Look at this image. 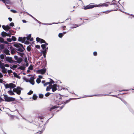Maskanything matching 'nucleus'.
I'll return each mask as SVG.
<instances>
[{
    "label": "nucleus",
    "mask_w": 134,
    "mask_h": 134,
    "mask_svg": "<svg viewBox=\"0 0 134 134\" xmlns=\"http://www.w3.org/2000/svg\"><path fill=\"white\" fill-rule=\"evenodd\" d=\"M22 90V88L18 86L16 88L13 89V91L11 90H9L7 92L10 95H15V94L13 92H16L17 94L20 95L21 94V90Z\"/></svg>",
    "instance_id": "f257e3e1"
},
{
    "label": "nucleus",
    "mask_w": 134,
    "mask_h": 134,
    "mask_svg": "<svg viewBox=\"0 0 134 134\" xmlns=\"http://www.w3.org/2000/svg\"><path fill=\"white\" fill-rule=\"evenodd\" d=\"M3 95L5 101L6 102H12L15 100V98L13 97H8L7 95L5 94H3Z\"/></svg>",
    "instance_id": "f03ea898"
},
{
    "label": "nucleus",
    "mask_w": 134,
    "mask_h": 134,
    "mask_svg": "<svg viewBox=\"0 0 134 134\" xmlns=\"http://www.w3.org/2000/svg\"><path fill=\"white\" fill-rule=\"evenodd\" d=\"M46 66L45 65L43 68L42 69H39L37 71V72L38 74H44L46 70Z\"/></svg>",
    "instance_id": "7ed1b4c3"
},
{
    "label": "nucleus",
    "mask_w": 134,
    "mask_h": 134,
    "mask_svg": "<svg viewBox=\"0 0 134 134\" xmlns=\"http://www.w3.org/2000/svg\"><path fill=\"white\" fill-rule=\"evenodd\" d=\"M49 86H51V89H52V91L54 92L58 90L57 88V84H54L53 85H49Z\"/></svg>",
    "instance_id": "20e7f679"
},
{
    "label": "nucleus",
    "mask_w": 134,
    "mask_h": 134,
    "mask_svg": "<svg viewBox=\"0 0 134 134\" xmlns=\"http://www.w3.org/2000/svg\"><path fill=\"white\" fill-rule=\"evenodd\" d=\"M2 27V28L6 32L8 31L11 28L8 25H7L6 26H5L4 25H3Z\"/></svg>",
    "instance_id": "39448f33"
},
{
    "label": "nucleus",
    "mask_w": 134,
    "mask_h": 134,
    "mask_svg": "<svg viewBox=\"0 0 134 134\" xmlns=\"http://www.w3.org/2000/svg\"><path fill=\"white\" fill-rule=\"evenodd\" d=\"M96 7V6L93 5H88L86 7H85L84 9H87L91 8H92L94 7Z\"/></svg>",
    "instance_id": "423d86ee"
},
{
    "label": "nucleus",
    "mask_w": 134,
    "mask_h": 134,
    "mask_svg": "<svg viewBox=\"0 0 134 134\" xmlns=\"http://www.w3.org/2000/svg\"><path fill=\"white\" fill-rule=\"evenodd\" d=\"M0 1H2L5 5L7 4H10V0H0Z\"/></svg>",
    "instance_id": "0eeeda50"
},
{
    "label": "nucleus",
    "mask_w": 134,
    "mask_h": 134,
    "mask_svg": "<svg viewBox=\"0 0 134 134\" xmlns=\"http://www.w3.org/2000/svg\"><path fill=\"white\" fill-rule=\"evenodd\" d=\"M9 85V88H10V90L13 88L14 89L15 88H14L16 86L15 85L12 83H10Z\"/></svg>",
    "instance_id": "6e6552de"
},
{
    "label": "nucleus",
    "mask_w": 134,
    "mask_h": 134,
    "mask_svg": "<svg viewBox=\"0 0 134 134\" xmlns=\"http://www.w3.org/2000/svg\"><path fill=\"white\" fill-rule=\"evenodd\" d=\"M21 38V39H22V42H21V43H24V42L26 40V37H19L18 38V41H21V40H19L20 38Z\"/></svg>",
    "instance_id": "1a4fd4ad"
},
{
    "label": "nucleus",
    "mask_w": 134,
    "mask_h": 134,
    "mask_svg": "<svg viewBox=\"0 0 134 134\" xmlns=\"http://www.w3.org/2000/svg\"><path fill=\"white\" fill-rule=\"evenodd\" d=\"M48 45V43H45L41 45V46L43 49H44L47 48L46 46Z\"/></svg>",
    "instance_id": "9d476101"
},
{
    "label": "nucleus",
    "mask_w": 134,
    "mask_h": 134,
    "mask_svg": "<svg viewBox=\"0 0 134 134\" xmlns=\"http://www.w3.org/2000/svg\"><path fill=\"white\" fill-rule=\"evenodd\" d=\"M4 52L7 55H10V54L9 53L10 51L9 50L7 49H5L4 50Z\"/></svg>",
    "instance_id": "9b49d317"
},
{
    "label": "nucleus",
    "mask_w": 134,
    "mask_h": 134,
    "mask_svg": "<svg viewBox=\"0 0 134 134\" xmlns=\"http://www.w3.org/2000/svg\"><path fill=\"white\" fill-rule=\"evenodd\" d=\"M6 61H8L10 63H11L12 62H13V60H12V58L11 57H6Z\"/></svg>",
    "instance_id": "f8f14e48"
},
{
    "label": "nucleus",
    "mask_w": 134,
    "mask_h": 134,
    "mask_svg": "<svg viewBox=\"0 0 134 134\" xmlns=\"http://www.w3.org/2000/svg\"><path fill=\"white\" fill-rule=\"evenodd\" d=\"M80 98H70L68 100H66L65 102H64L65 103V104L66 103H67L69 102L71 99H79Z\"/></svg>",
    "instance_id": "ddd939ff"
},
{
    "label": "nucleus",
    "mask_w": 134,
    "mask_h": 134,
    "mask_svg": "<svg viewBox=\"0 0 134 134\" xmlns=\"http://www.w3.org/2000/svg\"><path fill=\"white\" fill-rule=\"evenodd\" d=\"M25 64H23V65L22 66H20L19 67V69L22 70H25V68H26L25 67Z\"/></svg>",
    "instance_id": "4468645a"
},
{
    "label": "nucleus",
    "mask_w": 134,
    "mask_h": 134,
    "mask_svg": "<svg viewBox=\"0 0 134 134\" xmlns=\"http://www.w3.org/2000/svg\"><path fill=\"white\" fill-rule=\"evenodd\" d=\"M81 25L73 24L72 26L70 27V28L71 29H74L80 26Z\"/></svg>",
    "instance_id": "2eb2a0df"
},
{
    "label": "nucleus",
    "mask_w": 134,
    "mask_h": 134,
    "mask_svg": "<svg viewBox=\"0 0 134 134\" xmlns=\"http://www.w3.org/2000/svg\"><path fill=\"white\" fill-rule=\"evenodd\" d=\"M48 49V48L47 47L46 49H43V50L41 51L42 53H46L47 52Z\"/></svg>",
    "instance_id": "dca6fc26"
},
{
    "label": "nucleus",
    "mask_w": 134,
    "mask_h": 134,
    "mask_svg": "<svg viewBox=\"0 0 134 134\" xmlns=\"http://www.w3.org/2000/svg\"><path fill=\"white\" fill-rule=\"evenodd\" d=\"M8 34L6 32L3 31L2 32L1 35L3 37H4L6 36V35H7Z\"/></svg>",
    "instance_id": "f3484780"
},
{
    "label": "nucleus",
    "mask_w": 134,
    "mask_h": 134,
    "mask_svg": "<svg viewBox=\"0 0 134 134\" xmlns=\"http://www.w3.org/2000/svg\"><path fill=\"white\" fill-rule=\"evenodd\" d=\"M17 52L18 53L19 55H20L22 58L24 57L25 55L24 53H21V52Z\"/></svg>",
    "instance_id": "a211bd4d"
},
{
    "label": "nucleus",
    "mask_w": 134,
    "mask_h": 134,
    "mask_svg": "<svg viewBox=\"0 0 134 134\" xmlns=\"http://www.w3.org/2000/svg\"><path fill=\"white\" fill-rule=\"evenodd\" d=\"M13 46L17 48L20 47V43H17L16 42L14 43V44Z\"/></svg>",
    "instance_id": "6ab92c4d"
},
{
    "label": "nucleus",
    "mask_w": 134,
    "mask_h": 134,
    "mask_svg": "<svg viewBox=\"0 0 134 134\" xmlns=\"http://www.w3.org/2000/svg\"><path fill=\"white\" fill-rule=\"evenodd\" d=\"M17 63H18L20 64L22 61L23 59L21 58H19L17 60Z\"/></svg>",
    "instance_id": "aec40b11"
},
{
    "label": "nucleus",
    "mask_w": 134,
    "mask_h": 134,
    "mask_svg": "<svg viewBox=\"0 0 134 134\" xmlns=\"http://www.w3.org/2000/svg\"><path fill=\"white\" fill-rule=\"evenodd\" d=\"M13 74L14 77L18 78L20 79V77L17 74V73L15 72H13Z\"/></svg>",
    "instance_id": "412c9836"
},
{
    "label": "nucleus",
    "mask_w": 134,
    "mask_h": 134,
    "mask_svg": "<svg viewBox=\"0 0 134 134\" xmlns=\"http://www.w3.org/2000/svg\"><path fill=\"white\" fill-rule=\"evenodd\" d=\"M116 10H117L116 9H114V10H110V11H109V10H107V11H106L103 12L104 13H105V14H108V13H109V12H111V11H116Z\"/></svg>",
    "instance_id": "4be33fe9"
},
{
    "label": "nucleus",
    "mask_w": 134,
    "mask_h": 134,
    "mask_svg": "<svg viewBox=\"0 0 134 134\" xmlns=\"http://www.w3.org/2000/svg\"><path fill=\"white\" fill-rule=\"evenodd\" d=\"M58 107H57H57H56V106H53V107H51L49 109V111H52V110L53 109L55 108H58Z\"/></svg>",
    "instance_id": "5701e85b"
},
{
    "label": "nucleus",
    "mask_w": 134,
    "mask_h": 134,
    "mask_svg": "<svg viewBox=\"0 0 134 134\" xmlns=\"http://www.w3.org/2000/svg\"><path fill=\"white\" fill-rule=\"evenodd\" d=\"M115 0H113L112 1L111 3H112L111 4H110V5H112L113 4L114 5H116L117 6V4Z\"/></svg>",
    "instance_id": "b1692460"
},
{
    "label": "nucleus",
    "mask_w": 134,
    "mask_h": 134,
    "mask_svg": "<svg viewBox=\"0 0 134 134\" xmlns=\"http://www.w3.org/2000/svg\"><path fill=\"white\" fill-rule=\"evenodd\" d=\"M0 68L2 69L5 68L4 67V63H2V64L1 65H0Z\"/></svg>",
    "instance_id": "393cba45"
},
{
    "label": "nucleus",
    "mask_w": 134,
    "mask_h": 134,
    "mask_svg": "<svg viewBox=\"0 0 134 134\" xmlns=\"http://www.w3.org/2000/svg\"><path fill=\"white\" fill-rule=\"evenodd\" d=\"M7 69L5 68L2 69V72L4 73H7Z\"/></svg>",
    "instance_id": "a878e982"
},
{
    "label": "nucleus",
    "mask_w": 134,
    "mask_h": 134,
    "mask_svg": "<svg viewBox=\"0 0 134 134\" xmlns=\"http://www.w3.org/2000/svg\"><path fill=\"white\" fill-rule=\"evenodd\" d=\"M49 80H50V81H49V83L50 84L54 83V81L52 79H50Z\"/></svg>",
    "instance_id": "bb28decb"
},
{
    "label": "nucleus",
    "mask_w": 134,
    "mask_h": 134,
    "mask_svg": "<svg viewBox=\"0 0 134 134\" xmlns=\"http://www.w3.org/2000/svg\"><path fill=\"white\" fill-rule=\"evenodd\" d=\"M9 83L8 84L7 83L6 84H5L4 85V86L5 87V88L6 89H7L8 88H9Z\"/></svg>",
    "instance_id": "cd10ccee"
},
{
    "label": "nucleus",
    "mask_w": 134,
    "mask_h": 134,
    "mask_svg": "<svg viewBox=\"0 0 134 134\" xmlns=\"http://www.w3.org/2000/svg\"><path fill=\"white\" fill-rule=\"evenodd\" d=\"M15 53V51L14 49L13 48V49H12L11 50V53L12 54H13Z\"/></svg>",
    "instance_id": "c85d7f7f"
},
{
    "label": "nucleus",
    "mask_w": 134,
    "mask_h": 134,
    "mask_svg": "<svg viewBox=\"0 0 134 134\" xmlns=\"http://www.w3.org/2000/svg\"><path fill=\"white\" fill-rule=\"evenodd\" d=\"M37 97L35 94H34L32 97V98L34 100L37 99Z\"/></svg>",
    "instance_id": "c756f323"
},
{
    "label": "nucleus",
    "mask_w": 134,
    "mask_h": 134,
    "mask_svg": "<svg viewBox=\"0 0 134 134\" xmlns=\"http://www.w3.org/2000/svg\"><path fill=\"white\" fill-rule=\"evenodd\" d=\"M16 50H17L18 51H19L20 52H23L24 51L23 50L20 48H19L18 49H16Z\"/></svg>",
    "instance_id": "7c9ffc66"
},
{
    "label": "nucleus",
    "mask_w": 134,
    "mask_h": 134,
    "mask_svg": "<svg viewBox=\"0 0 134 134\" xmlns=\"http://www.w3.org/2000/svg\"><path fill=\"white\" fill-rule=\"evenodd\" d=\"M0 47L1 49H3L4 48V45L3 44H0Z\"/></svg>",
    "instance_id": "2f4dec72"
},
{
    "label": "nucleus",
    "mask_w": 134,
    "mask_h": 134,
    "mask_svg": "<svg viewBox=\"0 0 134 134\" xmlns=\"http://www.w3.org/2000/svg\"><path fill=\"white\" fill-rule=\"evenodd\" d=\"M4 41V39L2 37H0V42L1 43H3Z\"/></svg>",
    "instance_id": "473e14b6"
},
{
    "label": "nucleus",
    "mask_w": 134,
    "mask_h": 134,
    "mask_svg": "<svg viewBox=\"0 0 134 134\" xmlns=\"http://www.w3.org/2000/svg\"><path fill=\"white\" fill-rule=\"evenodd\" d=\"M40 43H46V42L44 40H43V39H41V40H40Z\"/></svg>",
    "instance_id": "72a5a7b5"
},
{
    "label": "nucleus",
    "mask_w": 134,
    "mask_h": 134,
    "mask_svg": "<svg viewBox=\"0 0 134 134\" xmlns=\"http://www.w3.org/2000/svg\"><path fill=\"white\" fill-rule=\"evenodd\" d=\"M36 82L38 83H39L41 82V80L39 78H37L36 80Z\"/></svg>",
    "instance_id": "f704fd0d"
},
{
    "label": "nucleus",
    "mask_w": 134,
    "mask_h": 134,
    "mask_svg": "<svg viewBox=\"0 0 134 134\" xmlns=\"http://www.w3.org/2000/svg\"><path fill=\"white\" fill-rule=\"evenodd\" d=\"M49 86V87H48L47 86V88H46V91H49L50 89H51V86Z\"/></svg>",
    "instance_id": "c9c22d12"
},
{
    "label": "nucleus",
    "mask_w": 134,
    "mask_h": 134,
    "mask_svg": "<svg viewBox=\"0 0 134 134\" xmlns=\"http://www.w3.org/2000/svg\"><path fill=\"white\" fill-rule=\"evenodd\" d=\"M36 41L38 42H40V40H41V38H40L38 37L36 38Z\"/></svg>",
    "instance_id": "e433bc0d"
},
{
    "label": "nucleus",
    "mask_w": 134,
    "mask_h": 134,
    "mask_svg": "<svg viewBox=\"0 0 134 134\" xmlns=\"http://www.w3.org/2000/svg\"><path fill=\"white\" fill-rule=\"evenodd\" d=\"M11 39H12V40H13L14 41H15L16 40V38L14 36H12V38Z\"/></svg>",
    "instance_id": "4c0bfd02"
},
{
    "label": "nucleus",
    "mask_w": 134,
    "mask_h": 134,
    "mask_svg": "<svg viewBox=\"0 0 134 134\" xmlns=\"http://www.w3.org/2000/svg\"><path fill=\"white\" fill-rule=\"evenodd\" d=\"M58 23H54L53 24H50V23L49 24H46V23H42V24L43 25H51L52 24H57Z\"/></svg>",
    "instance_id": "58836bf2"
},
{
    "label": "nucleus",
    "mask_w": 134,
    "mask_h": 134,
    "mask_svg": "<svg viewBox=\"0 0 134 134\" xmlns=\"http://www.w3.org/2000/svg\"><path fill=\"white\" fill-rule=\"evenodd\" d=\"M34 76L31 77L30 78L29 81H34Z\"/></svg>",
    "instance_id": "ea45409f"
},
{
    "label": "nucleus",
    "mask_w": 134,
    "mask_h": 134,
    "mask_svg": "<svg viewBox=\"0 0 134 134\" xmlns=\"http://www.w3.org/2000/svg\"><path fill=\"white\" fill-rule=\"evenodd\" d=\"M63 36V34L61 33H59L58 35V36L60 38H62Z\"/></svg>",
    "instance_id": "a19ab883"
},
{
    "label": "nucleus",
    "mask_w": 134,
    "mask_h": 134,
    "mask_svg": "<svg viewBox=\"0 0 134 134\" xmlns=\"http://www.w3.org/2000/svg\"><path fill=\"white\" fill-rule=\"evenodd\" d=\"M39 97L40 98H42L43 97V95L42 94H40L39 95Z\"/></svg>",
    "instance_id": "79ce46f5"
},
{
    "label": "nucleus",
    "mask_w": 134,
    "mask_h": 134,
    "mask_svg": "<svg viewBox=\"0 0 134 134\" xmlns=\"http://www.w3.org/2000/svg\"><path fill=\"white\" fill-rule=\"evenodd\" d=\"M51 93H50L49 92H47V93H46L45 94V96H46V97H48V96H49V95H50V94H51Z\"/></svg>",
    "instance_id": "37998d69"
},
{
    "label": "nucleus",
    "mask_w": 134,
    "mask_h": 134,
    "mask_svg": "<svg viewBox=\"0 0 134 134\" xmlns=\"http://www.w3.org/2000/svg\"><path fill=\"white\" fill-rule=\"evenodd\" d=\"M28 15H30V16H31V17H32L34 20H35L36 21L37 20L35 18H34V16H33L32 15H31L29 14H28Z\"/></svg>",
    "instance_id": "c03bdc74"
},
{
    "label": "nucleus",
    "mask_w": 134,
    "mask_h": 134,
    "mask_svg": "<svg viewBox=\"0 0 134 134\" xmlns=\"http://www.w3.org/2000/svg\"><path fill=\"white\" fill-rule=\"evenodd\" d=\"M10 11L14 13H17V12L15 10L13 9H11Z\"/></svg>",
    "instance_id": "a18cd8bd"
},
{
    "label": "nucleus",
    "mask_w": 134,
    "mask_h": 134,
    "mask_svg": "<svg viewBox=\"0 0 134 134\" xmlns=\"http://www.w3.org/2000/svg\"><path fill=\"white\" fill-rule=\"evenodd\" d=\"M27 49L28 51H30L31 49V48L29 46H28L27 48Z\"/></svg>",
    "instance_id": "49530a36"
},
{
    "label": "nucleus",
    "mask_w": 134,
    "mask_h": 134,
    "mask_svg": "<svg viewBox=\"0 0 134 134\" xmlns=\"http://www.w3.org/2000/svg\"><path fill=\"white\" fill-rule=\"evenodd\" d=\"M7 40L8 42H11L12 41V39L10 38H7Z\"/></svg>",
    "instance_id": "de8ad7c7"
},
{
    "label": "nucleus",
    "mask_w": 134,
    "mask_h": 134,
    "mask_svg": "<svg viewBox=\"0 0 134 134\" xmlns=\"http://www.w3.org/2000/svg\"><path fill=\"white\" fill-rule=\"evenodd\" d=\"M32 85H33L34 84V82L33 81H28Z\"/></svg>",
    "instance_id": "09e8293b"
},
{
    "label": "nucleus",
    "mask_w": 134,
    "mask_h": 134,
    "mask_svg": "<svg viewBox=\"0 0 134 134\" xmlns=\"http://www.w3.org/2000/svg\"><path fill=\"white\" fill-rule=\"evenodd\" d=\"M9 26H13L14 25V24L12 22L10 23Z\"/></svg>",
    "instance_id": "8fccbe9b"
},
{
    "label": "nucleus",
    "mask_w": 134,
    "mask_h": 134,
    "mask_svg": "<svg viewBox=\"0 0 134 134\" xmlns=\"http://www.w3.org/2000/svg\"><path fill=\"white\" fill-rule=\"evenodd\" d=\"M0 57L2 59H3L4 58V55L3 54H1L0 55Z\"/></svg>",
    "instance_id": "3c124183"
},
{
    "label": "nucleus",
    "mask_w": 134,
    "mask_h": 134,
    "mask_svg": "<svg viewBox=\"0 0 134 134\" xmlns=\"http://www.w3.org/2000/svg\"><path fill=\"white\" fill-rule=\"evenodd\" d=\"M33 93V91H32L31 90L27 94L30 95L31 94H32V93Z\"/></svg>",
    "instance_id": "603ef678"
},
{
    "label": "nucleus",
    "mask_w": 134,
    "mask_h": 134,
    "mask_svg": "<svg viewBox=\"0 0 134 134\" xmlns=\"http://www.w3.org/2000/svg\"><path fill=\"white\" fill-rule=\"evenodd\" d=\"M50 84L49 83V82H47L46 83H45L44 84V86H45L46 85H48Z\"/></svg>",
    "instance_id": "864d4df0"
},
{
    "label": "nucleus",
    "mask_w": 134,
    "mask_h": 134,
    "mask_svg": "<svg viewBox=\"0 0 134 134\" xmlns=\"http://www.w3.org/2000/svg\"><path fill=\"white\" fill-rule=\"evenodd\" d=\"M35 47L37 49H40V45H36L35 46Z\"/></svg>",
    "instance_id": "5fc2aeb1"
},
{
    "label": "nucleus",
    "mask_w": 134,
    "mask_h": 134,
    "mask_svg": "<svg viewBox=\"0 0 134 134\" xmlns=\"http://www.w3.org/2000/svg\"><path fill=\"white\" fill-rule=\"evenodd\" d=\"M8 73L9 74L12 72V71L11 70H8L7 71Z\"/></svg>",
    "instance_id": "6e6d98bb"
},
{
    "label": "nucleus",
    "mask_w": 134,
    "mask_h": 134,
    "mask_svg": "<svg viewBox=\"0 0 134 134\" xmlns=\"http://www.w3.org/2000/svg\"><path fill=\"white\" fill-rule=\"evenodd\" d=\"M93 54L94 56H96L97 55V52L96 51L94 52L93 53Z\"/></svg>",
    "instance_id": "4d7b16f0"
},
{
    "label": "nucleus",
    "mask_w": 134,
    "mask_h": 134,
    "mask_svg": "<svg viewBox=\"0 0 134 134\" xmlns=\"http://www.w3.org/2000/svg\"><path fill=\"white\" fill-rule=\"evenodd\" d=\"M24 44H29V42L27 41H25L24 42Z\"/></svg>",
    "instance_id": "13d9d810"
},
{
    "label": "nucleus",
    "mask_w": 134,
    "mask_h": 134,
    "mask_svg": "<svg viewBox=\"0 0 134 134\" xmlns=\"http://www.w3.org/2000/svg\"><path fill=\"white\" fill-rule=\"evenodd\" d=\"M121 100L125 104L126 103V101L124 99H121L120 98Z\"/></svg>",
    "instance_id": "bf43d9fd"
},
{
    "label": "nucleus",
    "mask_w": 134,
    "mask_h": 134,
    "mask_svg": "<svg viewBox=\"0 0 134 134\" xmlns=\"http://www.w3.org/2000/svg\"><path fill=\"white\" fill-rule=\"evenodd\" d=\"M33 68L32 66H29L28 68V69L29 70H32L33 69Z\"/></svg>",
    "instance_id": "052dcab7"
},
{
    "label": "nucleus",
    "mask_w": 134,
    "mask_h": 134,
    "mask_svg": "<svg viewBox=\"0 0 134 134\" xmlns=\"http://www.w3.org/2000/svg\"><path fill=\"white\" fill-rule=\"evenodd\" d=\"M104 4H100L99 5H97L98 7H102L103 6Z\"/></svg>",
    "instance_id": "680f3d73"
},
{
    "label": "nucleus",
    "mask_w": 134,
    "mask_h": 134,
    "mask_svg": "<svg viewBox=\"0 0 134 134\" xmlns=\"http://www.w3.org/2000/svg\"><path fill=\"white\" fill-rule=\"evenodd\" d=\"M134 18V15L131 14L129 17V18Z\"/></svg>",
    "instance_id": "e2e57ef3"
},
{
    "label": "nucleus",
    "mask_w": 134,
    "mask_h": 134,
    "mask_svg": "<svg viewBox=\"0 0 134 134\" xmlns=\"http://www.w3.org/2000/svg\"><path fill=\"white\" fill-rule=\"evenodd\" d=\"M17 67V66L16 65H14L12 66V67L13 68H16Z\"/></svg>",
    "instance_id": "0e129e2a"
},
{
    "label": "nucleus",
    "mask_w": 134,
    "mask_h": 134,
    "mask_svg": "<svg viewBox=\"0 0 134 134\" xmlns=\"http://www.w3.org/2000/svg\"><path fill=\"white\" fill-rule=\"evenodd\" d=\"M14 58L16 60H17L18 59V56L17 55H15L14 57Z\"/></svg>",
    "instance_id": "69168bd1"
},
{
    "label": "nucleus",
    "mask_w": 134,
    "mask_h": 134,
    "mask_svg": "<svg viewBox=\"0 0 134 134\" xmlns=\"http://www.w3.org/2000/svg\"><path fill=\"white\" fill-rule=\"evenodd\" d=\"M57 97H58V98L59 99H62L61 96L60 94H59V96H57Z\"/></svg>",
    "instance_id": "338daca9"
},
{
    "label": "nucleus",
    "mask_w": 134,
    "mask_h": 134,
    "mask_svg": "<svg viewBox=\"0 0 134 134\" xmlns=\"http://www.w3.org/2000/svg\"><path fill=\"white\" fill-rule=\"evenodd\" d=\"M3 43L5 44H9V43L6 41H4Z\"/></svg>",
    "instance_id": "774afa93"
}]
</instances>
